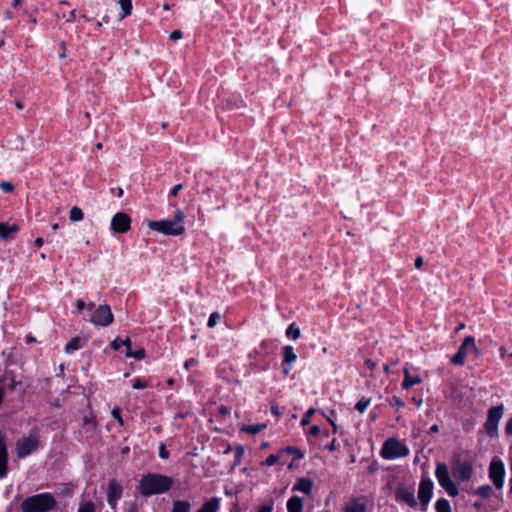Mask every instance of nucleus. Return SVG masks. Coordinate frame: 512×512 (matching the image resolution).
<instances>
[{
	"label": "nucleus",
	"instance_id": "17",
	"mask_svg": "<svg viewBox=\"0 0 512 512\" xmlns=\"http://www.w3.org/2000/svg\"><path fill=\"white\" fill-rule=\"evenodd\" d=\"M396 499L407 503L410 507H415L417 505L414 492L403 487L397 489Z\"/></svg>",
	"mask_w": 512,
	"mask_h": 512
},
{
	"label": "nucleus",
	"instance_id": "45",
	"mask_svg": "<svg viewBox=\"0 0 512 512\" xmlns=\"http://www.w3.org/2000/svg\"><path fill=\"white\" fill-rule=\"evenodd\" d=\"M257 512H273V500L268 504L262 505Z\"/></svg>",
	"mask_w": 512,
	"mask_h": 512
},
{
	"label": "nucleus",
	"instance_id": "22",
	"mask_svg": "<svg viewBox=\"0 0 512 512\" xmlns=\"http://www.w3.org/2000/svg\"><path fill=\"white\" fill-rule=\"evenodd\" d=\"M19 231V227L16 224L8 225L6 223L0 222V238L8 239L13 233Z\"/></svg>",
	"mask_w": 512,
	"mask_h": 512
},
{
	"label": "nucleus",
	"instance_id": "7",
	"mask_svg": "<svg viewBox=\"0 0 512 512\" xmlns=\"http://www.w3.org/2000/svg\"><path fill=\"white\" fill-rule=\"evenodd\" d=\"M504 412V406L498 405L492 407L487 412V419L484 424V427L489 436L494 437L498 433V423L501 420Z\"/></svg>",
	"mask_w": 512,
	"mask_h": 512
},
{
	"label": "nucleus",
	"instance_id": "34",
	"mask_svg": "<svg viewBox=\"0 0 512 512\" xmlns=\"http://www.w3.org/2000/svg\"><path fill=\"white\" fill-rule=\"evenodd\" d=\"M316 412L314 408H309L301 418L300 424L301 426H307L311 422V416Z\"/></svg>",
	"mask_w": 512,
	"mask_h": 512
},
{
	"label": "nucleus",
	"instance_id": "55",
	"mask_svg": "<svg viewBox=\"0 0 512 512\" xmlns=\"http://www.w3.org/2000/svg\"><path fill=\"white\" fill-rule=\"evenodd\" d=\"M271 412H272L273 415H276V416H280L281 415L280 407L278 405H273L271 407Z\"/></svg>",
	"mask_w": 512,
	"mask_h": 512
},
{
	"label": "nucleus",
	"instance_id": "56",
	"mask_svg": "<svg viewBox=\"0 0 512 512\" xmlns=\"http://www.w3.org/2000/svg\"><path fill=\"white\" fill-rule=\"evenodd\" d=\"M121 343L126 347V350L129 349V350H132L131 349V340L129 337H126L125 339H123L121 341Z\"/></svg>",
	"mask_w": 512,
	"mask_h": 512
},
{
	"label": "nucleus",
	"instance_id": "32",
	"mask_svg": "<svg viewBox=\"0 0 512 512\" xmlns=\"http://www.w3.org/2000/svg\"><path fill=\"white\" fill-rule=\"evenodd\" d=\"M265 427V425H246L242 428V431L251 435H256L259 432L262 431V429Z\"/></svg>",
	"mask_w": 512,
	"mask_h": 512
},
{
	"label": "nucleus",
	"instance_id": "13",
	"mask_svg": "<svg viewBox=\"0 0 512 512\" xmlns=\"http://www.w3.org/2000/svg\"><path fill=\"white\" fill-rule=\"evenodd\" d=\"M131 218L123 212L116 213L111 220V229L115 233H126L130 230Z\"/></svg>",
	"mask_w": 512,
	"mask_h": 512
},
{
	"label": "nucleus",
	"instance_id": "30",
	"mask_svg": "<svg viewBox=\"0 0 512 512\" xmlns=\"http://www.w3.org/2000/svg\"><path fill=\"white\" fill-rule=\"evenodd\" d=\"M286 336L293 340H297L301 336V331L296 327L295 323H291L286 329Z\"/></svg>",
	"mask_w": 512,
	"mask_h": 512
},
{
	"label": "nucleus",
	"instance_id": "25",
	"mask_svg": "<svg viewBox=\"0 0 512 512\" xmlns=\"http://www.w3.org/2000/svg\"><path fill=\"white\" fill-rule=\"evenodd\" d=\"M421 378L418 376V375H410L408 370L405 369V377H404V381L402 383V386L404 389H409L410 387L416 385V384H419L421 382Z\"/></svg>",
	"mask_w": 512,
	"mask_h": 512
},
{
	"label": "nucleus",
	"instance_id": "11",
	"mask_svg": "<svg viewBox=\"0 0 512 512\" xmlns=\"http://www.w3.org/2000/svg\"><path fill=\"white\" fill-rule=\"evenodd\" d=\"M409 454V448L403 441L395 438L386 440V459L404 457Z\"/></svg>",
	"mask_w": 512,
	"mask_h": 512
},
{
	"label": "nucleus",
	"instance_id": "64",
	"mask_svg": "<svg viewBox=\"0 0 512 512\" xmlns=\"http://www.w3.org/2000/svg\"><path fill=\"white\" fill-rule=\"evenodd\" d=\"M290 372V366L286 365L283 367V374L288 375Z\"/></svg>",
	"mask_w": 512,
	"mask_h": 512
},
{
	"label": "nucleus",
	"instance_id": "21",
	"mask_svg": "<svg viewBox=\"0 0 512 512\" xmlns=\"http://www.w3.org/2000/svg\"><path fill=\"white\" fill-rule=\"evenodd\" d=\"M283 364L291 366L297 359V355L294 352V348L290 345H286L283 347Z\"/></svg>",
	"mask_w": 512,
	"mask_h": 512
},
{
	"label": "nucleus",
	"instance_id": "16",
	"mask_svg": "<svg viewBox=\"0 0 512 512\" xmlns=\"http://www.w3.org/2000/svg\"><path fill=\"white\" fill-rule=\"evenodd\" d=\"M368 500L365 496L352 498L344 507V512H366Z\"/></svg>",
	"mask_w": 512,
	"mask_h": 512
},
{
	"label": "nucleus",
	"instance_id": "44",
	"mask_svg": "<svg viewBox=\"0 0 512 512\" xmlns=\"http://www.w3.org/2000/svg\"><path fill=\"white\" fill-rule=\"evenodd\" d=\"M183 37V33L181 30H174L170 33L169 38L172 41L179 40Z\"/></svg>",
	"mask_w": 512,
	"mask_h": 512
},
{
	"label": "nucleus",
	"instance_id": "35",
	"mask_svg": "<svg viewBox=\"0 0 512 512\" xmlns=\"http://www.w3.org/2000/svg\"><path fill=\"white\" fill-rule=\"evenodd\" d=\"M221 315L219 312H213L210 314L207 322V326L209 328H213L217 325L218 321L220 320Z\"/></svg>",
	"mask_w": 512,
	"mask_h": 512
},
{
	"label": "nucleus",
	"instance_id": "41",
	"mask_svg": "<svg viewBox=\"0 0 512 512\" xmlns=\"http://www.w3.org/2000/svg\"><path fill=\"white\" fill-rule=\"evenodd\" d=\"M244 452H245V450H244L243 446H237L235 448V455H234V457H235V463L236 464L241 461V458L243 457Z\"/></svg>",
	"mask_w": 512,
	"mask_h": 512
},
{
	"label": "nucleus",
	"instance_id": "51",
	"mask_svg": "<svg viewBox=\"0 0 512 512\" xmlns=\"http://www.w3.org/2000/svg\"><path fill=\"white\" fill-rule=\"evenodd\" d=\"M325 449L333 452L337 449V446H336V439L334 438L329 444H327L325 446Z\"/></svg>",
	"mask_w": 512,
	"mask_h": 512
},
{
	"label": "nucleus",
	"instance_id": "57",
	"mask_svg": "<svg viewBox=\"0 0 512 512\" xmlns=\"http://www.w3.org/2000/svg\"><path fill=\"white\" fill-rule=\"evenodd\" d=\"M423 258L422 257H417L416 260H415V267L417 269H420L422 266H423Z\"/></svg>",
	"mask_w": 512,
	"mask_h": 512
},
{
	"label": "nucleus",
	"instance_id": "61",
	"mask_svg": "<svg viewBox=\"0 0 512 512\" xmlns=\"http://www.w3.org/2000/svg\"><path fill=\"white\" fill-rule=\"evenodd\" d=\"M384 454H385V451H384V443H382L380 449H379V456L384 458Z\"/></svg>",
	"mask_w": 512,
	"mask_h": 512
},
{
	"label": "nucleus",
	"instance_id": "15",
	"mask_svg": "<svg viewBox=\"0 0 512 512\" xmlns=\"http://www.w3.org/2000/svg\"><path fill=\"white\" fill-rule=\"evenodd\" d=\"M8 474V449L6 435L0 430V479Z\"/></svg>",
	"mask_w": 512,
	"mask_h": 512
},
{
	"label": "nucleus",
	"instance_id": "6",
	"mask_svg": "<svg viewBox=\"0 0 512 512\" xmlns=\"http://www.w3.org/2000/svg\"><path fill=\"white\" fill-rule=\"evenodd\" d=\"M114 316L107 304H101L94 309L89 321L96 326L107 327L113 323Z\"/></svg>",
	"mask_w": 512,
	"mask_h": 512
},
{
	"label": "nucleus",
	"instance_id": "19",
	"mask_svg": "<svg viewBox=\"0 0 512 512\" xmlns=\"http://www.w3.org/2000/svg\"><path fill=\"white\" fill-rule=\"evenodd\" d=\"M219 507L220 499L218 497H212L205 501L196 512H217Z\"/></svg>",
	"mask_w": 512,
	"mask_h": 512
},
{
	"label": "nucleus",
	"instance_id": "37",
	"mask_svg": "<svg viewBox=\"0 0 512 512\" xmlns=\"http://www.w3.org/2000/svg\"><path fill=\"white\" fill-rule=\"evenodd\" d=\"M285 451L287 453H289V454H293L294 455V459H301L304 456L303 452L300 449L296 448V447L289 446V447L286 448Z\"/></svg>",
	"mask_w": 512,
	"mask_h": 512
},
{
	"label": "nucleus",
	"instance_id": "14",
	"mask_svg": "<svg viewBox=\"0 0 512 512\" xmlns=\"http://www.w3.org/2000/svg\"><path fill=\"white\" fill-rule=\"evenodd\" d=\"M122 494V486L118 484L115 479L110 480L107 488V503L111 508H115L117 506Z\"/></svg>",
	"mask_w": 512,
	"mask_h": 512
},
{
	"label": "nucleus",
	"instance_id": "1",
	"mask_svg": "<svg viewBox=\"0 0 512 512\" xmlns=\"http://www.w3.org/2000/svg\"><path fill=\"white\" fill-rule=\"evenodd\" d=\"M173 485V479L159 473H147L141 477L138 483V491L143 497L164 494Z\"/></svg>",
	"mask_w": 512,
	"mask_h": 512
},
{
	"label": "nucleus",
	"instance_id": "42",
	"mask_svg": "<svg viewBox=\"0 0 512 512\" xmlns=\"http://www.w3.org/2000/svg\"><path fill=\"white\" fill-rule=\"evenodd\" d=\"M19 385H21L20 381L16 380L14 376L10 377L8 383V389L10 391H15Z\"/></svg>",
	"mask_w": 512,
	"mask_h": 512
},
{
	"label": "nucleus",
	"instance_id": "8",
	"mask_svg": "<svg viewBox=\"0 0 512 512\" xmlns=\"http://www.w3.org/2000/svg\"><path fill=\"white\" fill-rule=\"evenodd\" d=\"M452 474L456 480L465 482L471 479L473 474V463L470 460H454L452 463Z\"/></svg>",
	"mask_w": 512,
	"mask_h": 512
},
{
	"label": "nucleus",
	"instance_id": "18",
	"mask_svg": "<svg viewBox=\"0 0 512 512\" xmlns=\"http://www.w3.org/2000/svg\"><path fill=\"white\" fill-rule=\"evenodd\" d=\"M313 488V482L309 478H299L293 486V491H299L306 495H310Z\"/></svg>",
	"mask_w": 512,
	"mask_h": 512
},
{
	"label": "nucleus",
	"instance_id": "10",
	"mask_svg": "<svg viewBox=\"0 0 512 512\" xmlns=\"http://www.w3.org/2000/svg\"><path fill=\"white\" fill-rule=\"evenodd\" d=\"M434 483L429 476H423L418 487V498L422 504V510L426 511L433 496Z\"/></svg>",
	"mask_w": 512,
	"mask_h": 512
},
{
	"label": "nucleus",
	"instance_id": "33",
	"mask_svg": "<svg viewBox=\"0 0 512 512\" xmlns=\"http://www.w3.org/2000/svg\"><path fill=\"white\" fill-rule=\"evenodd\" d=\"M370 405V399L369 398H361L355 405V409L360 412V413H363L367 408L368 406Z\"/></svg>",
	"mask_w": 512,
	"mask_h": 512
},
{
	"label": "nucleus",
	"instance_id": "40",
	"mask_svg": "<svg viewBox=\"0 0 512 512\" xmlns=\"http://www.w3.org/2000/svg\"><path fill=\"white\" fill-rule=\"evenodd\" d=\"M278 460V454H270L262 464L270 467L275 465L278 462Z\"/></svg>",
	"mask_w": 512,
	"mask_h": 512
},
{
	"label": "nucleus",
	"instance_id": "39",
	"mask_svg": "<svg viewBox=\"0 0 512 512\" xmlns=\"http://www.w3.org/2000/svg\"><path fill=\"white\" fill-rule=\"evenodd\" d=\"M14 185L13 183L9 181H1L0 182V189L5 193H12L14 191Z\"/></svg>",
	"mask_w": 512,
	"mask_h": 512
},
{
	"label": "nucleus",
	"instance_id": "43",
	"mask_svg": "<svg viewBox=\"0 0 512 512\" xmlns=\"http://www.w3.org/2000/svg\"><path fill=\"white\" fill-rule=\"evenodd\" d=\"M169 451L167 450L166 446L164 444L159 445V457L162 459L169 458Z\"/></svg>",
	"mask_w": 512,
	"mask_h": 512
},
{
	"label": "nucleus",
	"instance_id": "3",
	"mask_svg": "<svg viewBox=\"0 0 512 512\" xmlns=\"http://www.w3.org/2000/svg\"><path fill=\"white\" fill-rule=\"evenodd\" d=\"M185 218V214L182 210H176L173 219L166 220H149L147 226L152 231L164 234L178 236L184 233L185 227L182 222Z\"/></svg>",
	"mask_w": 512,
	"mask_h": 512
},
{
	"label": "nucleus",
	"instance_id": "47",
	"mask_svg": "<svg viewBox=\"0 0 512 512\" xmlns=\"http://www.w3.org/2000/svg\"><path fill=\"white\" fill-rule=\"evenodd\" d=\"M197 365V360L194 359V358H190V359H187L185 362H184V368L189 371L191 367L193 366H196Z\"/></svg>",
	"mask_w": 512,
	"mask_h": 512
},
{
	"label": "nucleus",
	"instance_id": "46",
	"mask_svg": "<svg viewBox=\"0 0 512 512\" xmlns=\"http://www.w3.org/2000/svg\"><path fill=\"white\" fill-rule=\"evenodd\" d=\"M121 341H122V340H121L119 337L115 338V339H114L113 341H111V343H110L111 348H112L113 350H115V351H118V350L120 349L121 345H123V344L121 343Z\"/></svg>",
	"mask_w": 512,
	"mask_h": 512
},
{
	"label": "nucleus",
	"instance_id": "49",
	"mask_svg": "<svg viewBox=\"0 0 512 512\" xmlns=\"http://www.w3.org/2000/svg\"><path fill=\"white\" fill-rule=\"evenodd\" d=\"M320 432H321V429H320V427H319L318 425H313V426L310 428V430H309V434H310L311 436H317V435H319V434H320Z\"/></svg>",
	"mask_w": 512,
	"mask_h": 512
},
{
	"label": "nucleus",
	"instance_id": "23",
	"mask_svg": "<svg viewBox=\"0 0 512 512\" xmlns=\"http://www.w3.org/2000/svg\"><path fill=\"white\" fill-rule=\"evenodd\" d=\"M191 507L188 500H176L172 504L171 512H190Z\"/></svg>",
	"mask_w": 512,
	"mask_h": 512
},
{
	"label": "nucleus",
	"instance_id": "36",
	"mask_svg": "<svg viewBox=\"0 0 512 512\" xmlns=\"http://www.w3.org/2000/svg\"><path fill=\"white\" fill-rule=\"evenodd\" d=\"M134 389H145L148 387V382L141 378H135L132 383Z\"/></svg>",
	"mask_w": 512,
	"mask_h": 512
},
{
	"label": "nucleus",
	"instance_id": "53",
	"mask_svg": "<svg viewBox=\"0 0 512 512\" xmlns=\"http://www.w3.org/2000/svg\"><path fill=\"white\" fill-rule=\"evenodd\" d=\"M75 18H76V10H75V9H73V10L69 13V15H68V17H67L66 21H67V22H69V23H72V22L75 20Z\"/></svg>",
	"mask_w": 512,
	"mask_h": 512
},
{
	"label": "nucleus",
	"instance_id": "2",
	"mask_svg": "<svg viewBox=\"0 0 512 512\" xmlns=\"http://www.w3.org/2000/svg\"><path fill=\"white\" fill-rule=\"evenodd\" d=\"M57 507L52 493L43 492L26 497L20 505L21 512H51Z\"/></svg>",
	"mask_w": 512,
	"mask_h": 512
},
{
	"label": "nucleus",
	"instance_id": "24",
	"mask_svg": "<svg viewBox=\"0 0 512 512\" xmlns=\"http://www.w3.org/2000/svg\"><path fill=\"white\" fill-rule=\"evenodd\" d=\"M83 347V342L80 337H74L72 338L66 345H65V352L67 354H72L74 351L79 350Z\"/></svg>",
	"mask_w": 512,
	"mask_h": 512
},
{
	"label": "nucleus",
	"instance_id": "63",
	"mask_svg": "<svg viewBox=\"0 0 512 512\" xmlns=\"http://www.w3.org/2000/svg\"><path fill=\"white\" fill-rule=\"evenodd\" d=\"M330 425H331V426H332V428H333V433H337V429H338V427H337V425H336L335 421H330Z\"/></svg>",
	"mask_w": 512,
	"mask_h": 512
},
{
	"label": "nucleus",
	"instance_id": "50",
	"mask_svg": "<svg viewBox=\"0 0 512 512\" xmlns=\"http://www.w3.org/2000/svg\"><path fill=\"white\" fill-rule=\"evenodd\" d=\"M505 433L509 436H512V417L506 423Z\"/></svg>",
	"mask_w": 512,
	"mask_h": 512
},
{
	"label": "nucleus",
	"instance_id": "5",
	"mask_svg": "<svg viewBox=\"0 0 512 512\" xmlns=\"http://www.w3.org/2000/svg\"><path fill=\"white\" fill-rule=\"evenodd\" d=\"M40 447V440L35 435L24 436L16 441L15 450L19 459L26 458Z\"/></svg>",
	"mask_w": 512,
	"mask_h": 512
},
{
	"label": "nucleus",
	"instance_id": "27",
	"mask_svg": "<svg viewBox=\"0 0 512 512\" xmlns=\"http://www.w3.org/2000/svg\"><path fill=\"white\" fill-rule=\"evenodd\" d=\"M122 13L121 18L129 16L132 12V0H119Z\"/></svg>",
	"mask_w": 512,
	"mask_h": 512
},
{
	"label": "nucleus",
	"instance_id": "29",
	"mask_svg": "<svg viewBox=\"0 0 512 512\" xmlns=\"http://www.w3.org/2000/svg\"><path fill=\"white\" fill-rule=\"evenodd\" d=\"M145 350L143 348H139L137 350H129L127 349L125 352V356L128 358H134L136 360H142L145 358Z\"/></svg>",
	"mask_w": 512,
	"mask_h": 512
},
{
	"label": "nucleus",
	"instance_id": "52",
	"mask_svg": "<svg viewBox=\"0 0 512 512\" xmlns=\"http://www.w3.org/2000/svg\"><path fill=\"white\" fill-rule=\"evenodd\" d=\"M86 307L85 302L82 299L76 300V308L78 312H81Z\"/></svg>",
	"mask_w": 512,
	"mask_h": 512
},
{
	"label": "nucleus",
	"instance_id": "20",
	"mask_svg": "<svg viewBox=\"0 0 512 512\" xmlns=\"http://www.w3.org/2000/svg\"><path fill=\"white\" fill-rule=\"evenodd\" d=\"M288 512H302L303 511V500L299 496H292L287 501Z\"/></svg>",
	"mask_w": 512,
	"mask_h": 512
},
{
	"label": "nucleus",
	"instance_id": "12",
	"mask_svg": "<svg viewBox=\"0 0 512 512\" xmlns=\"http://www.w3.org/2000/svg\"><path fill=\"white\" fill-rule=\"evenodd\" d=\"M472 351H477L475 338L473 336H467L462 342L458 352L452 356L451 362L455 365H463L466 356Z\"/></svg>",
	"mask_w": 512,
	"mask_h": 512
},
{
	"label": "nucleus",
	"instance_id": "54",
	"mask_svg": "<svg viewBox=\"0 0 512 512\" xmlns=\"http://www.w3.org/2000/svg\"><path fill=\"white\" fill-rule=\"evenodd\" d=\"M391 405L397 406V407H403L404 403L399 398H393L391 401Z\"/></svg>",
	"mask_w": 512,
	"mask_h": 512
},
{
	"label": "nucleus",
	"instance_id": "4",
	"mask_svg": "<svg viewBox=\"0 0 512 512\" xmlns=\"http://www.w3.org/2000/svg\"><path fill=\"white\" fill-rule=\"evenodd\" d=\"M435 477L438 481V484L446 491L450 497H456L459 494V489L451 479L450 471L446 463H436Z\"/></svg>",
	"mask_w": 512,
	"mask_h": 512
},
{
	"label": "nucleus",
	"instance_id": "38",
	"mask_svg": "<svg viewBox=\"0 0 512 512\" xmlns=\"http://www.w3.org/2000/svg\"><path fill=\"white\" fill-rule=\"evenodd\" d=\"M78 512H95V505L92 501H87L79 507Z\"/></svg>",
	"mask_w": 512,
	"mask_h": 512
},
{
	"label": "nucleus",
	"instance_id": "48",
	"mask_svg": "<svg viewBox=\"0 0 512 512\" xmlns=\"http://www.w3.org/2000/svg\"><path fill=\"white\" fill-rule=\"evenodd\" d=\"M182 189H183V185H182V184H177V185H175V186L171 189V191H170V193H169V196H173V197L177 196V194L179 193V191H181Z\"/></svg>",
	"mask_w": 512,
	"mask_h": 512
},
{
	"label": "nucleus",
	"instance_id": "9",
	"mask_svg": "<svg viewBox=\"0 0 512 512\" xmlns=\"http://www.w3.org/2000/svg\"><path fill=\"white\" fill-rule=\"evenodd\" d=\"M505 468L504 463L499 458H493L489 466V478L497 489L504 485Z\"/></svg>",
	"mask_w": 512,
	"mask_h": 512
},
{
	"label": "nucleus",
	"instance_id": "60",
	"mask_svg": "<svg viewBox=\"0 0 512 512\" xmlns=\"http://www.w3.org/2000/svg\"><path fill=\"white\" fill-rule=\"evenodd\" d=\"M365 364H366L370 369H373V368H374V366H375V363H374L372 360H370V359L366 360V361H365Z\"/></svg>",
	"mask_w": 512,
	"mask_h": 512
},
{
	"label": "nucleus",
	"instance_id": "28",
	"mask_svg": "<svg viewBox=\"0 0 512 512\" xmlns=\"http://www.w3.org/2000/svg\"><path fill=\"white\" fill-rule=\"evenodd\" d=\"M83 218H84V213H83L82 209H80L77 206H74L71 208L70 213H69V219L72 222L81 221V220H83Z\"/></svg>",
	"mask_w": 512,
	"mask_h": 512
},
{
	"label": "nucleus",
	"instance_id": "58",
	"mask_svg": "<svg viewBox=\"0 0 512 512\" xmlns=\"http://www.w3.org/2000/svg\"><path fill=\"white\" fill-rule=\"evenodd\" d=\"M112 416L116 419H118L119 421H121V417H120V411L118 409H114L112 411Z\"/></svg>",
	"mask_w": 512,
	"mask_h": 512
},
{
	"label": "nucleus",
	"instance_id": "62",
	"mask_svg": "<svg viewBox=\"0 0 512 512\" xmlns=\"http://www.w3.org/2000/svg\"><path fill=\"white\" fill-rule=\"evenodd\" d=\"M438 431H439V427H438V425H433V426H431V428H430V433H436V432H438Z\"/></svg>",
	"mask_w": 512,
	"mask_h": 512
},
{
	"label": "nucleus",
	"instance_id": "31",
	"mask_svg": "<svg viewBox=\"0 0 512 512\" xmlns=\"http://www.w3.org/2000/svg\"><path fill=\"white\" fill-rule=\"evenodd\" d=\"M493 489L490 485H483L477 488L476 494L483 499H487L492 495Z\"/></svg>",
	"mask_w": 512,
	"mask_h": 512
},
{
	"label": "nucleus",
	"instance_id": "26",
	"mask_svg": "<svg viewBox=\"0 0 512 512\" xmlns=\"http://www.w3.org/2000/svg\"><path fill=\"white\" fill-rule=\"evenodd\" d=\"M435 510L436 512H452L450 502L445 498L436 501Z\"/></svg>",
	"mask_w": 512,
	"mask_h": 512
},
{
	"label": "nucleus",
	"instance_id": "59",
	"mask_svg": "<svg viewBox=\"0 0 512 512\" xmlns=\"http://www.w3.org/2000/svg\"><path fill=\"white\" fill-rule=\"evenodd\" d=\"M43 242H44V241H43V239H42V238H40V237H38V238H36V239H35V245H36L37 247H41V246L43 245Z\"/></svg>",
	"mask_w": 512,
	"mask_h": 512
}]
</instances>
